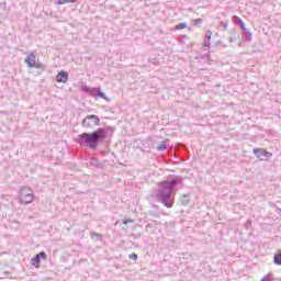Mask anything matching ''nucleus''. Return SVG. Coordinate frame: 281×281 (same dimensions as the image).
I'll return each mask as SVG.
<instances>
[{
  "label": "nucleus",
  "instance_id": "f3484780",
  "mask_svg": "<svg viewBox=\"0 0 281 281\" xmlns=\"http://www.w3.org/2000/svg\"><path fill=\"white\" fill-rule=\"evenodd\" d=\"M99 95L100 98H103V100H106V95L104 94V92H100Z\"/></svg>",
  "mask_w": 281,
  "mask_h": 281
},
{
  "label": "nucleus",
  "instance_id": "f8f14e48",
  "mask_svg": "<svg viewBox=\"0 0 281 281\" xmlns=\"http://www.w3.org/2000/svg\"><path fill=\"white\" fill-rule=\"evenodd\" d=\"M175 184V182H166L165 186L167 188V191L170 192V190H172V186Z\"/></svg>",
  "mask_w": 281,
  "mask_h": 281
},
{
  "label": "nucleus",
  "instance_id": "0eeeda50",
  "mask_svg": "<svg viewBox=\"0 0 281 281\" xmlns=\"http://www.w3.org/2000/svg\"><path fill=\"white\" fill-rule=\"evenodd\" d=\"M69 80V74L67 71H60L57 75V82H67Z\"/></svg>",
  "mask_w": 281,
  "mask_h": 281
},
{
  "label": "nucleus",
  "instance_id": "9b49d317",
  "mask_svg": "<svg viewBox=\"0 0 281 281\" xmlns=\"http://www.w3.org/2000/svg\"><path fill=\"white\" fill-rule=\"evenodd\" d=\"M186 27H188V24H186V23H180V24L176 25V30H186Z\"/></svg>",
  "mask_w": 281,
  "mask_h": 281
},
{
  "label": "nucleus",
  "instance_id": "1a4fd4ad",
  "mask_svg": "<svg viewBox=\"0 0 281 281\" xmlns=\"http://www.w3.org/2000/svg\"><path fill=\"white\" fill-rule=\"evenodd\" d=\"M58 5H64V3H76V0H58Z\"/></svg>",
  "mask_w": 281,
  "mask_h": 281
},
{
  "label": "nucleus",
  "instance_id": "f257e3e1",
  "mask_svg": "<svg viewBox=\"0 0 281 281\" xmlns=\"http://www.w3.org/2000/svg\"><path fill=\"white\" fill-rule=\"evenodd\" d=\"M79 137L86 142V146L95 150L98 148V142H100V139H104L105 133L104 130L99 128L90 134L82 133Z\"/></svg>",
  "mask_w": 281,
  "mask_h": 281
},
{
  "label": "nucleus",
  "instance_id": "423d86ee",
  "mask_svg": "<svg viewBox=\"0 0 281 281\" xmlns=\"http://www.w3.org/2000/svg\"><path fill=\"white\" fill-rule=\"evenodd\" d=\"M254 155H256V157L260 158V157H269L270 154L262 148H255Z\"/></svg>",
  "mask_w": 281,
  "mask_h": 281
},
{
  "label": "nucleus",
  "instance_id": "6e6552de",
  "mask_svg": "<svg viewBox=\"0 0 281 281\" xmlns=\"http://www.w3.org/2000/svg\"><path fill=\"white\" fill-rule=\"evenodd\" d=\"M274 265H281V251H277L273 258Z\"/></svg>",
  "mask_w": 281,
  "mask_h": 281
},
{
  "label": "nucleus",
  "instance_id": "39448f33",
  "mask_svg": "<svg viewBox=\"0 0 281 281\" xmlns=\"http://www.w3.org/2000/svg\"><path fill=\"white\" fill-rule=\"evenodd\" d=\"M41 258H43V260H47V254H45V251H42L40 254H37L32 260V265L33 267H35V269H38V267H41Z\"/></svg>",
  "mask_w": 281,
  "mask_h": 281
},
{
  "label": "nucleus",
  "instance_id": "a211bd4d",
  "mask_svg": "<svg viewBox=\"0 0 281 281\" xmlns=\"http://www.w3.org/2000/svg\"><path fill=\"white\" fill-rule=\"evenodd\" d=\"M124 225H128V223H133V221L125 220L123 221Z\"/></svg>",
  "mask_w": 281,
  "mask_h": 281
},
{
  "label": "nucleus",
  "instance_id": "9d476101",
  "mask_svg": "<svg viewBox=\"0 0 281 281\" xmlns=\"http://www.w3.org/2000/svg\"><path fill=\"white\" fill-rule=\"evenodd\" d=\"M236 23L237 25H240V27L244 29V31L247 30V25L243 22V20L237 19Z\"/></svg>",
  "mask_w": 281,
  "mask_h": 281
},
{
  "label": "nucleus",
  "instance_id": "dca6fc26",
  "mask_svg": "<svg viewBox=\"0 0 281 281\" xmlns=\"http://www.w3.org/2000/svg\"><path fill=\"white\" fill-rule=\"evenodd\" d=\"M199 23H203V19H196L195 20V25H199Z\"/></svg>",
  "mask_w": 281,
  "mask_h": 281
},
{
  "label": "nucleus",
  "instance_id": "4468645a",
  "mask_svg": "<svg viewBox=\"0 0 281 281\" xmlns=\"http://www.w3.org/2000/svg\"><path fill=\"white\" fill-rule=\"evenodd\" d=\"M130 260H137V254L133 252L130 255Z\"/></svg>",
  "mask_w": 281,
  "mask_h": 281
},
{
  "label": "nucleus",
  "instance_id": "ddd939ff",
  "mask_svg": "<svg viewBox=\"0 0 281 281\" xmlns=\"http://www.w3.org/2000/svg\"><path fill=\"white\" fill-rule=\"evenodd\" d=\"M166 148H168V146H166V143H162L157 147V150H166Z\"/></svg>",
  "mask_w": 281,
  "mask_h": 281
},
{
  "label": "nucleus",
  "instance_id": "f03ea898",
  "mask_svg": "<svg viewBox=\"0 0 281 281\" xmlns=\"http://www.w3.org/2000/svg\"><path fill=\"white\" fill-rule=\"evenodd\" d=\"M24 63H26L27 67L30 69L35 68V69H45V66L43 63H40L38 57H36V54L30 53L29 56L24 59Z\"/></svg>",
  "mask_w": 281,
  "mask_h": 281
},
{
  "label": "nucleus",
  "instance_id": "7ed1b4c3",
  "mask_svg": "<svg viewBox=\"0 0 281 281\" xmlns=\"http://www.w3.org/2000/svg\"><path fill=\"white\" fill-rule=\"evenodd\" d=\"M20 201L24 205H30L34 201V191L30 188H22L20 191Z\"/></svg>",
  "mask_w": 281,
  "mask_h": 281
},
{
  "label": "nucleus",
  "instance_id": "2eb2a0df",
  "mask_svg": "<svg viewBox=\"0 0 281 281\" xmlns=\"http://www.w3.org/2000/svg\"><path fill=\"white\" fill-rule=\"evenodd\" d=\"M206 38L210 41V38H212V31H207L206 33Z\"/></svg>",
  "mask_w": 281,
  "mask_h": 281
},
{
  "label": "nucleus",
  "instance_id": "20e7f679",
  "mask_svg": "<svg viewBox=\"0 0 281 281\" xmlns=\"http://www.w3.org/2000/svg\"><path fill=\"white\" fill-rule=\"evenodd\" d=\"M82 125L86 128H95V126H100V117L98 115H88L83 119Z\"/></svg>",
  "mask_w": 281,
  "mask_h": 281
}]
</instances>
